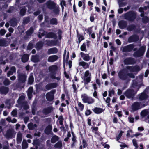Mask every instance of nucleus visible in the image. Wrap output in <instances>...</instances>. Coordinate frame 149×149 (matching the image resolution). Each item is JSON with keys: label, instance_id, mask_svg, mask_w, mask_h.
Wrapping results in <instances>:
<instances>
[{"label": "nucleus", "instance_id": "f257e3e1", "mask_svg": "<svg viewBox=\"0 0 149 149\" xmlns=\"http://www.w3.org/2000/svg\"><path fill=\"white\" fill-rule=\"evenodd\" d=\"M140 68L138 66L135 67L127 66L126 70H123L120 71L118 73L119 77L122 80H125L127 77L126 74L130 77L134 78V74L136 72L140 70Z\"/></svg>", "mask_w": 149, "mask_h": 149}, {"label": "nucleus", "instance_id": "f03ea898", "mask_svg": "<svg viewBox=\"0 0 149 149\" xmlns=\"http://www.w3.org/2000/svg\"><path fill=\"white\" fill-rule=\"evenodd\" d=\"M132 86L134 89H131L127 90L125 93V95L128 98H131L134 94L136 93L138 89V86H136L133 85Z\"/></svg>", "mask_w": 149, "mask_h": 149}, {"label": "nucleus", "instance_id": "7ed1b4c3", "mask_svg": "<svg viewBox=\"0 0 149 149\" xmlns=\"http://www.w3.org/2000/svg\"><path fill=\"white\" fill-rule=\"evenodd\" d=\"M61 31L60 30L58 31L57 35L53 33H49L46 35V37L49 38H53L55 39L60 40L61 38Z\"/></svg>", "mask_w": 149, "mask_h": 149}, {"label": "nucleus", "instance_id": "20e7f679", "mask_svg": "<svg viewBox=\"0 0 149 149\" xmlns=\"http://www.w3.org/2000/svg\"><path fill=\"white\" fill-rule=\"evenodd\" d=\"M82 100L84 103L90 104L94 102V100L92 97H88L86 94H83L81 95Z\"/></svg>", "mask_w": 149, "mask_h": 149}, {"label": "nucleus", "instance_id": "39448f33", "mask_svg": "<svg viewBox=\"0 0 149 149\" xmlns=\"http://www.w3.org/2000/svg\"><path fill=\"white\" fill-rule=\"evenodd\" d=\"M91 76V74L89 70H86L85 72L83 77L85 84H87L90 81Z\"/></svg>", "mask_w": 149, "mask_h": 149}, {"label": "nucleus", "instance_id": "423d86ee", "mask_svg": "<svg viewBox=\"0 0 149 149\" xmlns=\"http://www.w3.org/2000/svg\"><path fill=\"white\" fill-rule=\"evenodd\" d=\"M144 106V105H142L141 103L137 102H135L132 105V111H135L141 108Z\"/></svg>", "mask_w": 149, "mask_h": 149}, {"label": "nucleus", "instance_id": "0eeeda50", "mask_svg": "<svg viewBox=\"0 0 149 149\" xmlns=\"http://www.w3.org/2000/svg\"><path fill=\"white\" fill-rule=\"evenodd\" d=\"M15 134L16 132L14 130H9L7 131L5 136L7 138H12L15 136Z\"/></svg>", "mask_w": 149, "mask_h": 149}, {"label": "nucleus", "instance_id": "6e6552de", "mask_svg": "<svg viewBox=\"0 0 149 149\" xmlns=\"http://www.w3.org/2000/svg\"><path fill=\"white\" fill-rule=\"evenodd\" d=\"M145 46H142L139 51L134 54V56H135L139 57L143 55L145 51Z\"/></svg>", "mask_w": 149, "mask_h": 149}, {"label": "nucleus", "instance_id": "1a4fd4ad", "mask_svg": "<svg viewBox=\"0 0 149 149\" xmlns=\"http://www.w3.org/2000/svg\"><path fill=\"white\" fill-rule=\"evenodd\" d=\"M54 91H52L51 92H49L46 94V98L47 100L51 101L53 99L54 94Z\"/></svg>", "mask_w": 149, "mask_h": 149}, {"label": "nucleus", "instance_id": "9d476101", "mask_svg": "<svg viewBox=\"0 0 149 149\" xmlns=\"http://www.w3.org/2000/svg\"><path fill=\"white\" fill-rule=\"evenodd\" d=\"M90 63V62L88 63L84 61H81L79 62L78 65L79 66H81L84 69H87L89 68Z\"/></svg>", "mask_w": 149, "mask_h": 149}, {"label": "nucleus", "instance_id": "9b49d317", "mask_svg": "<svg viewBox=\"0 0 149 149\" xmlns=\"http://www.w3.org/2000/svg\"><path fill=\"white\" fill-rule=\"evenodd\" d=\"M80 54L83 59L85 61H88L90 60V57L88 54L81 52Z\"/></svg>", "mask_w": 149, "mask_h": 149}, {"label": "nucleus", "instance_id": "f8f14e48", "mask_svg": "<svg viewBox=\"0 0 149 149\" xmlns=\"http://www.w3.org/2000/svg\"><path fill=\"white\" fill-rule=\"evenodd\" d=\"M58 58V56L56 55H53L49 56L47 59L49 62H53L56 61Z\"/></svg>", "mask_w": 149, "mask_h": 149}, {"label": "nucleus", "instance_id": "ddd939ff", "mask_svg": "<svg viewBox=\"0 0 149 149\" xmlns=\"http://www.w3.org/2000/svg\"><path fill=\"white\" fill-rule=\"evenodd\" d=\"M57 86L56 83H52L49 84L46 86V88L47 90H49L52 88H55Z\"/></svg>", "mask_w": 149, "mask_h": 149}, {"label": "nucleus", "instance_id": "4468645a", "mask_svg": "<svg viewBox=\"0 0 149 149\" xmlns=\"http://www.w3.org/2000/svg\"><path fill=\"white\" fill-rule=\"evenodd\" d=\"M58 51V49L56 47L51 48L48 50L47 53L48 54H56L57 52Z\"/></svg>", "mask_w": 149, "mask_h": 149}, {"label": "nucleus", "instance_id": "2eb2a0df", "mask_svg": "<svg viewBox=\"0 0 149 149\" xmlns=\"http://www.w3.org/2000/svg\"><path fill=\"white\" fill-rule=\"evenodd\" d=\"M53 110V108L52 107H49L47 108L44 109L43 111V113L46 115L52 111Z\"/></svg>", "mask_w": 149, "mask_h": 149}, {"label": "nucleus", "instance_id": "dca6fc26", "mask_svg": "<svg viewBox=\"0 0 149 149\" xmlns=\"http://www.w3.org/2000/svg\"><path fill=\"white\" fill-rule=\"evenodd\" d=\"M133 48L132 45H130L123 47V51L125 52H128L131 51Z\"/></svg>", "mask_w": 149, "mask_h": 149}, {"label": "nucleus", "instance_id": "f3484780", "mask_svg": "<svg viewBox=\"0 0 149 149\" xmlns=\"http://www.w3.org/2000/svg\"><path fill=\"white\" fill-rule=\"evenodd\" d=\"M138 38V37L137 36L134 35L130 37L128 39V41L129 42H132L137 40Z\"/></svg>", "mask_w": 149, "mask_h": 149}, {"label": "nucleus", "instance_id": "a211bd4d", "mask_svg": "<svg viewBox=\"0 0 149 149\" xmlns=\"http://www.w3.org/2000/svg\"><path fill=\"white\" fill-rule=\"evenodd\" d=\"M8 91V87H3L1 88L0 90V93L2 94H7Z\"/></svg>", "mask_w": 149, "mask_h": 149}, {"label": "nucleus", "instance_id": "6ab92c4d", "mask_svg": "<svg viewBox=\"0 0 149 149\" xmlns=\"http://www.w3.org/2000/svg\"><path fill=\"white\" fill-rule=\"evenodd\" d=\"M18 77L19 80L22 82L25 81L26 78V76L25 75L22 74H19Z\"/></svg>", "mask_w": 149, "mask_h": 149}, {"label": "nucleus", "instance_id": "aec40b11", "mask_svg": "<svg viewBox=\"0 0 149 149\" xmlns=\"http://www.w3.org/2000/svg\"><path fill=\"white\" fill-rule=\"evenodd\" d=\"M33 91V88L32 87H30L28 90L27 95L29 99H31L32 97V93Z\"/></svg>", "mask_w": 149, "mask_h": 149}, {"label": "nucleus", "instance_id": "412c9836", "mask_svg": "<svg viewBox=\"0 0 149 149\" xmlns=\"http://www.w3.org/2000/svg\"><path fill=\"white\" fill-rule=\"evenodd\" d=\"M46 4L47 7L50 9H52L55 6L54 3L50 1L47 2Z\"/></svg>", "mask_w": 149, "mask_h": 149}, {"label": "nucleus", "instance_id": "4be33fe9", "mask_svg": "<svg viewBox=\"0 0 149 149\" xmlns=\"http://www.w3.org/2000/svg\"><path fill=\"white\" fill-rule=\"evenodd\" d=\"M22 139V135L20 132H18L17 135V141L18 143H21Z\"/></svg>", "mask_w": 149, "mask_h": 149}, {"label": "nucleus", "instance_id": "5701e85b", "mask_svg": "<svg viewBox=\"0 0 149 149\" xmlns=\"http://www.w3.org/2000/svg\"><path fill=\"white\" fill-rule=\"evenodd\" d=\"M15 72V68L14 67H12L10 68V70L7 73V76L9 77L10 75H12L13 73Z\"/></svg>", "mask_w": 149, "mask_h": 149}, {"label": "nucleus", "instance_id": "b1692460", "mask_svg": "<svg viewBox=\"0 0 149 149\" xmlns=\"http://www.w3.org/2000/svg\"><path fill=\"white\" fill-rule=\"evenodd\" d=\"M124 62L126 64H131L134 63L133 59L131 58H128L126 59Z\"/></svg>", "mask_w": 149, "mask_h": 149}, {"label": "nucleus", "instance_id": "393cba45", "mask_svg": "<svg viewBox=\"0 0 149 149\" xmlns=\"http://www.w3.org/2000/svg\"><path fill=\"white\" fill-rule=\"evenodd\" d=\"M57 69V66L56 65H53L49 67V70L50 71L52 72H55Z\"/></svg>", "mask_w": 149, "mask_h": 149}, {"label": "nucleus", "instance_id": "a878e982", "mask_svg": "<svg viewBox=\"0 0 149 149\" xmlns=\"http://www.w3.org/2000/svg\"><path fill=\"white\" fill-rule=\"evenodd\" d=\"M119 27L121 29L125 28L127 26V24L126 22H120L119 23Z\"/></svg>", "mask_w": 149, "mask_h": 149}, {"label": "nucleus", "instance_id": "bb28decb", "mask_svg": "<svg viewBox=\"0 0 149 149\" xmlns=\"http://www.w3.org/2000/svg\"><path fill=\"white\" fill-rule=\"evenodd\" d=\"M52 130V127L51 125H49L46 127L45 130V132L47 134H50Z\"/></svg>", "mask_w": 149, "mask_h": 149}, {"label": "nucleus", "instance_id": "cd10ccee", "mask_svg": "<svg viewBox=\"0 0 149 149\" xmlns=\"http://www.w3.org/2000/svg\"><path fill=\"white\" fill-rule=\"evenodd\" d=\"M29 56L28 55L25 54L22 57V60L23 62H26L29 59Z\"/></svg>", "mask_w": 149, "mask_h": 149}, {"label": "nucleus", "instance_id": "c85d7f7f", "mask_svg": "<svg viewBox=\"0 0 149 149\" xmlns=\"http://www.w3.org/2000/svg\"><path fill=\"white\" fill-rule=\"evenodd\" d=\"M103 111L102 109L98 108H96L93 110L94 112L97 114L101 113Z\"/></svg>", "mask_w": 149, "mask_h": 149}, {"label": "nucleus", "instance_id": "c756f323", "mask_svg": "<svg viewBox=\"0 0 149 149\" xmlns=\"http://www.w3.org/2000/svg\"><path fill=\"white\" fill-rule=\"evenodd\" d=\"M58 137L56 135H54L51 139V142L52 143H54L58 141Z\"/></svg>", "mask_w": 149, "mask_h": 149}, {"label": "nucleus", "instance_id": "7c9ffc66", "mask_svg": "<svg viewBox=\"0 0 149 149\" xmlns=\"http://www.w3.org/2000/svg\"><path fill=\"white\" fill-rule=\"evenodd\" d=\"M36 124H33L32 123H30L28 125V128L31 130H33L34 129L35 127H36Z\"/></svg>", "mask_w": 149, "mask_h": 149}, {"label": "nucleus", "instance_id": "2f4dec72", "mask_svg": "<svg viewBox=\"0 0 149 149\" xmlns=\"http://www.w3.org/2000/svg\"><path fill=\"white\" fill-rule=\"evenodd\" d=\"M147 95H146L145 92L142 93L139 96V99L141 100H143L147 98Z\"/></svg>", "mask_w": 149, "mask_h": 149}, {"label": "nucleus", "instance_id": "473e14b6", "mask_svg": "<svg viewBox=\"0 0 149 149\" xmlns=\"http://www.w3.org/2000/svg\"><path fill=\"white\" fill-rule=\"evenodd\" d=\"M28 144L27 143L26 141L23 140L22 143V148L23 149H25L27 148Z\"/></svg>", "mask_w": 149, "mask_h": 149}, {"label": "nucleus", "instance_id": "72a5a7b5", "mask_svg": "<svg viewBox=\"0 0 149 149\" xmlns=\"http://www.w3.org/2000/svg\"><path fill=\"white\" fill-rule=\"evenodd\" d=\"M33 81V74H31L28 80V83L31 84Z\"/></svg>", "mask_w": 149, "mask_h": 149}, {"label": "nucleus", "instance_id": "f704fd0d", "mask_svg": "<svg viewBox=\"0 0 149 149\" xmlns=\"http://www.w3.org/2000/svg\"><path fill=\"white\" fill-rule=\"evenodd\" d=\"M43 46V43L42 42H38L36 45V48L37 49H41Z\"/></svg>", "mask_w": 149, "mask_h": 149}, {"label": "nucleus", "instance_id": "c9c22d12", "mask_svg": "<svg viewBox=\"0 0 149 149\" xmlns=\"http://www.w3.org/2000/svg\"><path fill=\"white\" fill-rule=\"evenodd\" d=\"M148 113V110H145L142 111L141 113V115L142 117H143L147 115Z\"/></svg>", "mask_w": 149, "mask_h": 149}, {"label": "nucleus", "instance_id": "e433bc0d", "mask_svg": "<svg viewBox=\"0 0 149 149\" xmlns=\"http://www.w3.org/2000/svg\"><path fill=\"white\" fill-rule=\"evenodd\" d=\"M146 7H145L144 8H139V11L140 12H141V17L143 16L144 15V12L143 10H146Z\"/></svg>", "mask_w": 149, "mask_h": 149}, {"label": "nucleus", "instance_id": "4c0bfd02", "mask_svg": "<svg viewBox=\"0 0 149 149\" xmlns=\"http://www.w3.org/2000/svg\"><path fill=\"white\" fill-rule=\"evenodd\" d=\"M50 23L52 24L56 25L57 24V21L56 19L53 18L50 20Z\"/></svg>", "mask_w": 149, "mask_h": 149}, {"label": "nucleus", "instance_id": "58836bf2", "mask_svg": "<svg viewBox=\"0 0 149 149\" xmlns=\"http://www.w3.org/2000/svg\"><path fill=\"white\" fill-rule=\"evenodd\" d=\"M123 0H118V2L119 6V7H122L124 6L125 4L122 2Z\"/></svg>", "mask_w": 149, "mask_h": 149}, {"label": "nucleus", "instance_id": "ea45409f", "mask_svg": "<svg viewBox=\"0 0 149 149\" xmlns=\"http://www.w3.org/2000/svg\"><path fill=\"white\" fill-rule=\"evenodd\" d=\"M62 143L61 141H58L55 145L56 148H60L62 147Z\"/></svg>", "mask_w": 149, "mask_h": 149}, {"label": "nucleus", "instance_id": "a19ab883", "mask_svg": "<svg viewBox=\"0 0 149 149\" xmlns=\"http://www.w3.org/2000/svg\"><path fill=\"white\" fill-rule=\"evenodd\" d=\"M26 11L25 7L22 8L20 11V14L22 15H25Z\"/></svg>", "mask_w": 149, "mask_h": 149}, {"label": "nucleus", "instance_id": "79ce46f5", "mask_svg": "<svg viewBox=\"0 0 149 149\" xmlns=\"http://www.w3.org/2000/svg\"><path fill=\"white\" fill-rule=\"evenodd\" d=\"M61 5V6L62 8V11L63 10V9H64V6H65V2L64 1L62 0L61 1L60 3Z\"/></svg>", "mask_w": 149, "mask_h": 149}, {"label": "nucleus", "instance_id": "37998d69", "mask_svg": "<svg viewBox=\"0 0 149 149\" xmlns=\"http://www.w3.org/2000/svg\"><path fill=\"white\" fill-rule=\"evenodd\" d=\"M77 37L78 38L79 42V43L84 39V37L80 35H78Z\"/></svg>", "mask_w": 149, "mask_h": 149}, {"label": "nucleus", "instance_id": "c03bdc74", "mask_svg": "<svg viewBox=\"0 0 149 149\" xmlns=\"http://www.w3.org/2000/svg\"><path fill=\"white\" fill-rule=\"evenodd\" d=\"M60 73H58V76L57 77H56V76H52L51 77L52 79H56L57 80H59L60 79Z\"/></svg>", "mask_w": 149, "mask_h": 149}, {"label": "nucleus", "instance_id": "a18cd8bd", "mask_svg": "<svg viewBox=\"0 0 149 149\" xmlns=\"http://www.w3.org/2000/svg\"><path fill=\"white\" fill-rule=\"evenodd\" d=\"M126 15L127 16H131L132 15L133 18H134L135 17V14L134 12H130L126 14Z\"/></svg>", "mask_w": 149, "mask_h": 149}, {"label": "nucleus", "instance_id": "49530a36", "mask_svg": "<svg viewBox=\"0 0 149 149\" xmlns=\"http://www.w3.org/2000/svg\"><path fill=\"white\" fill-rule=\"evenodd\" d=\"M82 51H85L86 49V44L84 43L80 47Z\"/></svg>", "mask_w": 149, "mask_h": 149}, {"label": "nucleus", "instance_id": "de8ad7c7", "mask_svg": "<svg viewBox=\"0 0 149 149\" xmlns=\"http://www.w3.org/2000/svg\"><path fill=\"white\" fill-rule=\"evenodd\" d=\"M33 44L32 42H30L28 47H27V49L28 50H31L33 47Z\"/></svg>", "mask_w": 149, "mask_h": 149}, {"label": "nucleus", "instance_id": "09e8293b", "mask_svg": "<svg viewBox=\"0 0 149 149\" xmlns=\"http://www.w3.org/2000/svg\"><path fill=\"white\" fill-rule=\"evenodd\" d=\"M33 32V29L32 28H30L29 30L27 31V34L28 35H30Z\"/></svg>", "mask_w": 149, "mask_h": 149}, {"label": "nucleus", "instance_id": "8fccbe9b", "mask_svg": "<svg viewBox=\"0 0 149 149\" xmlns=\"http://www.w3.org/2000/svg\"><path fill=\"white\" fill-rule=\"evenodd\" d=\"M123 132L121 131L120 133L116 137V140L117 141H118L120 138L122 136V134L123 133Z\"/></svg>", "mask_w": 149, "mask_h": 149}, {"label": "nucleus", "instance_id": "3c124183", "mask_svg": "<svg viewBox=\"0 0 149 149\" xmlns=\"http://www.w3.org/2000/svg\"><path fill=\"white\" fill-rule=\"evenodd\" d=\"M10 81L8 79H6L4 81V84L5 85H8L9 84Z\"/></svg>", "mask_w": 149, "mask_h": 149}, {"label": "nucleus", "instance_id": "603ef678", "mask_svg": "<svg viewBox=\"0 0 149 149\" xmlns=\"http://www.w3.org/2000/svg\"><path fill=\"white\" fill-rule=\"evenodd\" d=\"M31 60L34 62H36L38 61V59L37 58V57L36 56H32L31 59Z\"/></svg>", "mask_w": 149, "mask_h": 149}, {"label": "nucleus", "instance_id": "864d4df0", "mask_svg": "<svg viewBox=\"0 0 149 149\" xmlns=\"http://www.w3.org/2000/svg\"><path fill=\"white\" fill-rule=\"evenodd\" d=\"M132 142H133V145L136 148H138V144L137 143L135 139H134L132 140Z\"/></svg>", "mask_w": 149, "mask_h": 149}, {"label": "nucleus", "instance_id": "5fc2aeb1", "mask_svg": "<svg viewBox=\"0 0 149 149\" xmlns=\"http://www.w3.org/2000/svg\"><path fill=\"white\" fill-rule=\"evenodd\" d=\"M148 21V19L147 17L146 16H144L142 18V21L144 23H146Z\"/></svg>", "mask_w": 149, "mask_h": 149}, {"label": "nucleus", "instance_id": "6e6d98bb", "mask_svg": "<svg viewBox=\"0 0 149 149\" xmlns=\"http://www.w3.org/2000/svg\"><path fill=\"white\" fill-rule=\"evenodd\" d=\"M134 28V26L133 25L129 26L127 28V29L129 31H131Z\"/></svg>", "mask_w": 149, "mask_h": 149}, {"label": "nucleus", "instance_id": "4d7b16f0", "mask_svg": "<svg viewBox=\"0 0 149 149\" xmlns=\"http://www.w3.org/2000/svg\"><path fill=\"white\" fill-rule=\"evenodd\" d=\"M78 105L82 111L84 108V105L82 104L81 103L79 102L78 103Z\"/></svg>", "mask_w": 149, "mask_h": 149}, {"label": "nucleus", "instance_id": "13d9d810", "mask_svg": "<svg viewBox=\"0 0 149 149\" xmlns=\"http://www.w3.org/2000/svg\"><path fill=\"white\" fill-rule=\"evenodd\" d=\"M132 133V131L131 130H130L127 132V136L128 137L130 136V134Z\"/></svg>", "mask_w": 149, "mask_h": 149}, {"label": "nucleus", "instance_id": "bf43d9fd", "mask_svg": "<svg viewBox=\"0 0 149 149\" xmlns=\"http://www.w3.org/2000/svg\"><path fill=\"white\" fill-rule=\"evenodd\" d=\"M17 114V111L16 109L13 110L11 112V114L13 116H16Z\"/></svg>", "mask_w": 149, "mask_h": 149}, {"label": "nucleus", "instance_id": "052dcab7", "mask_svg": "<svg viewBox=\"0 0 149 149\" xmlns=\"http://www.w3.org/2000/svg\"><path fill=\"white\" fill-rule=\"evenodd\" d=\"M6 32V31L4 29H2L0 31V34L1 35H3Z\"/></svg>", "mask_w": 149, "mask_h": 149}, {"label": "nucleus", "instance_id": "680f3d73", "mask_svg": "<svg viewBox=\"0 0 149 149\" xmlns=\"http://www.w3.org/2000/svg\"><path fill=\"white\" fill-rule=\"evenodd\" d=\"M22 107L25 110H26L28 109L29 106L27 104H23Z\"/></svg>", "mask_w": 149, "mask_h": 149}, {"label": "nucleus", "instance_id": "e2e57ef3", "mask_svg": "<svg viewBox=\"0 0 149 149\" xmlns=\"http://www.w3.org/2000/svg\"><path fill=\"white\" fill-rule=\"evenodd\" d=\"M91 111L89 110H87L85 112V114L86 116H88L91 113Z\"/></svg>", "mask_w": 149, "mask_h": 149}, {"label": "nucleus", "instance_id": "0e129e2a", "mask_svg": "<svg viewBox=\"0 0 149 149\" xmlns=\"http://www.w3.org/2000/svg\"><path fill=\"white\" fill-rule=\"evenodd\" d=\"M114 91L113 90H110L109 91V95L110 96H111V95L114 94Z\"/></svg>", "mask_w": 149, "mask_h": 149}, {"label": "nucleus", "instance_id": "69168bd1", "mask_svg": "<svg viewBox=\"0 0 149 149\" xmlns=\"http://www.w3.org/2000/svg\"><path fill=\"white\" fill-rule=\"evenodd\" d=\"M134 118L131 117H129L128 118V120L129 121L130 123H133L134 120Z\"/></svg>", "mask_w": 149, "mask_h": 149}, {"label": "nucleus", "instance_id": "338daca9", "mask_svg": "<svg viewBox=\"0 0 149 149\" xmlns=\"http://www.w3.org/2000/svg\"><path fill=\"white\" fill-rule=\"evenodd\" d=\"M59 9L58 8H56V9L54 10V12L56 14H58L59 13Z\"/></svg>", "mask_w": 149, "mask_h": 149}, {"label": "nucleus", "instance_id": "774afa93", "mask_svg": "<svg viewBox=\"0 0 149 149\" xmlns=\"http://www.w3.org/2000/svg\"><path fill=\"white\" fill-rule=\"evenodd\" d=\"M92 129V131L95 133L98 130V127H93Z\"/></svg>", "mask_w": 149, "mask_h": 149}]
</instances>
